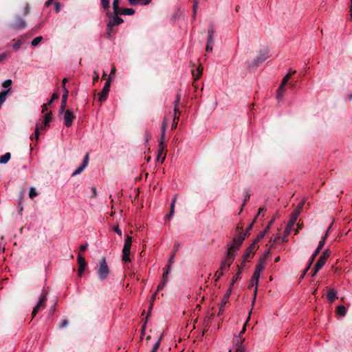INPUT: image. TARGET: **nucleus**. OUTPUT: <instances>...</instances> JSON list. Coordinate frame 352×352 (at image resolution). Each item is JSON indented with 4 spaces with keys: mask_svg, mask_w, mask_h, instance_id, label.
<instances>
[{
    "mask_svg": "<svg viewBox=\"0 0 352 352\" xmlns=\"http://www.w3.org/2000/svg\"><path fill=\"white\" fill-rule=\"evenodd\" d=\"M255 243L256 241L252 243L245 251L244 254H243V259H242V265H245L246 262L248 261L249 257L250 254L252 253L253 250L255 248Z\"/></svg>",
    "mask_w": 352,
    "mask_h": 352,
    "instance_id": "15",
    "label": "nucleus"
},
{
    "mask_svg": "<svg viewBox=\"0 0 352 352\" xmlns=\"http://www.w3.org/2000/svg\"><path fill=\"white\" fill-rule=\"evenodd\" d=\"M336 312L338 315L344 316L346 315V309L344 305H339L337 307Z\"/></svg>",
    "mask_w": 352,
    "mask_h": 352,
    "instance_id": "32",
    "label": "nucleus"
},
{
    "mask_svg": "<svg viewBox=\"0 0 352 352\" xmlns=\"http://www.w3.org/2000/svg\"><path fill=\"white\" fill-rule=\"evenodd\" d=\"M304 204H305L304 201H300L298 204L296 210L292 213L289 221L286 226V233L287 234H290L291 232L292 231L293 227L294 226V225L298 219V217L301 212V210L302 209Z\"/></svg>",
    "mask_w": 352,
    "mask_h": 352,
    "instance_id": "3",
    "label": "nucleus"
},
{
    "mask_svg": "<svg viewBox=\"0 0 352 352\" xmlns=\"http://www.w3.org/2000/svg\"><path fill=\"white\" fill-rule=\"evenodd\" d=\"M330 250L329 249H326L322 254V255L320 256L319 259L318 260L316 265V271H319L325 264L327 258L330 256Z\"/></svg>",
    "mask_w": 352,
    "mask_h": 352,
    "instance_id": "13",
    "label": "nucleus"
},
{
    "mask_svg": "<svg viewBox=\"0 0 352 352\" xmlns=\"http://www.w3.org/2000/svg\"><path fill=\"white\" fill-rule=\"evenodd\" d=\"M95 270L100 280L107 278L110 274V270L104 257H102L96 264Z\"/></svg>",
    "mask_w": 352,
    "mask_h": 352,
    "instance_id": "2",
    "label": "nucleus"
},
{
    "mask_svg": "<svg viewBox=\"0 0 352 352\" xmlns=\"http://www.w3.org/2000/svg\"><path fill=\"white\" fill-rule=\"evenodd\" d=\"M212 44L207 43L206 51L208 52H211L212 51Z\"/></svg>",
    "mask_w": 352,
    "mask_h": 352,
    "instance_id": "52",
    "label": "nucleus"
},
{
    "mask_svg": "<svg viewBox=\"0 0 352 352\" xmlns=\"http://www.w3.org/2000/svg\"><path fill=\"white\" fill-rule=\"evenodd\" d=\"M68 324V321L67 320H63L61 321V322L59 324L60 328H64Z\"/></svg>",
    "mask_w": 352,
    "mask_h": 352,
    "instance_id": "49",
    "label": "nucleus"
},
{
    "mask_svg": "<svg viewBox=\"0 0 352 352\" xmlns=\"http://www.w3.org/2000/svg\"><path fill=\"white\" fill-rule=\"evenodd\" d=\"M67 97H68V96H65V94H63V96H62V101H61V105L60 107V113H63V111L65 109Z\"/></svg>",
    "mask_w": 352,
    "mask_h": 352,
    "instance_id": "31",
    "label": "nucleus"
},
{
    "mask_svg": "<svg viewBox=\"0 0 352 352\" xmlns=\"http://www.w3.org/2000/svg\"><path fill=\"white\" fill-rule=\"evenodd\" d=\"M320 252V250H318V249H316V250L314 251V252L313 253V254L311 255V258H310V265H312L316 256L319 254Z\"/></svg>",
    "mask_w": 352,
    "mask_h": 352,
    "instance_id": "44",
    "label": "nucleus"
},
{
    "mask_svg": "<svg viewBox=\"0 0 352 352\" xmlns=\"http://www.w3.org/2000/svg\"><path fill=\"white\" fill-rule=\"evenodd\" d=\"M42 40L43 37L41 36H36L32 41L31 44L32 46H37Z\"/></svg>",
    "mask_w": 352,
    "mask_h": 352,
    "instance_id": "34",
    "label": "nucleus"
},
{
    "mask_svg": "<svg viewBox=\"0 0 352 352\" xmlns=\"http://www.w3.org/2000/svg\"><path fill=\"white\" fill-rule=\"evenodd\" d=\"M37 195L36 189L34 187H31L29 191V196L31 199L34 198Z\"/></svg>",
    "mask_w": 352,
    "mask_h": 352,
    "instance_id": "39",
    "label": "nucleus"
},
{
    "mask_svg": "<svg viewBox=\"0 0 352 352\" xmlns=\"http://www.w3.org/2000/svg\"><path fill=\"white\" fill-rule=\"evenodd\" d=\"M64 112V124L67 127H69L72 125L74 120L76 119V116L74 113L73 111H72L70 109H67L63 111Z\"/></svg>",
    "mask_w": 352,
    "mask_h": 352,
    "instance_id": "10",
    "label": "nucleus"
},
{
    "mask_svg": "<svg viewBox=\"0 0 352 352\" xmlns=\"http://www.w3.org/2000/svg\"><path fill=\"white\" fill-rule=\"evenodd\" d=\"M202 71H203V69L202 67H199L196 69V73H195V70H192V76L194 77V79L195 80H198L200 77V76L202 74Z\"/></svg>",
    "mask_w": 352,
    "mask_h": 352,
    "instance_id": "30",
    "label": "nucleus"
},
{
    "mask_svg": "<svg viewBox=\"0 0 352 352\" xmlns=\"http://www.w3.org/2000/svg\"><path fill=\"white\" fill-rule=\"evenodd\" d=\"M175 252H173L172 255L170 256L169 260H168V264H171V263H173V259L175 258Z\"/></svg>",
    "mask_w": 352,
    "mask_h": 352,
    "instance_id": "62",
    "label": "nucleus"
},
{
    "mask_svg": "<svg viewBox=\"0 0 352 352\" xmlns=\"http://www.w3.org/2000/svg\"><path fill=\"white\" fill-rule=\"evenodd\" d=\"M247 236L246 232H240L237 237L234 238L232 243L229 245L230 247H234V250H236V252L239 250V247L243 243L244 239Z\"/></svg>",
    "mask_w": 352,
    "mask_h": 352,
    "instance_id": "11",
    "label": "nucleus"
},
{
    "mask_svg": "<svg viewBox=\"0 0 352 352\" xmlns=\"http://www.w3.org/2000/svg\"><path fill=\"white\" fill-rule=\"evenodd\" d=\"M228 298L223 297V298L222 299L221 302V305H220V307H224L225 305L228 302Z\"/></svg>",
    "mask_w": 352,
    "mask_h": 352,
    "instance_id": "58",
    "label": "nucleus"
},
{
    "mask_svg": "<svg viewBox=\"0 0 352 352\" xmlns=\"http://www.w3.org/2000/svg\"><path fill=\"white\" fill-rule=\"evenodd\" d=\"M179 100H180V96L177 94V98L175 100V108H174V113H175V117H174V119H173V125H172V127L173 128H175L177 126V122L176 121V120H178V118H176V114L177 113H179V109L177 108V106H178V104L179 102Z\"/></svg>",
    "mask_w": 352,
    "mask_h": 352,
    "instance_id": "20",
    "label": "nucleus"
},
{
    "mask_svg": "<svg viewBox=\"0 0 352 352\" xmlns=\"http://www.w3.org/2000/svg\"><path fill=\"white\" fill-rule=\"evenodd\" d=\"M232 286H230V287L228 288V289L226 291L225 295H224V297L226 298H229L231 293H232Z\"/></svg>",
    "mask_w": 352,
    "mask_h": 352,
    "instance_id": "48",
    "label": "nucleus"
},
{
    "mask_svg": "<svg viewBox=\"0 0 352 352\" xmlns=\"http://www.w3.org/2000/svg\"><path fill=\"white\" fill-rule=\"evenodd\" d=\"M11 84H12V80L7 79V80L3 81V82L2 84V86L4 88H8V87H10L11 86Z\"/></svg>",
    "mask_w": 352,
    "mask_h": 352,
    "instance_id": "45",
    "label": "nucleus"
},
{
    "mask_svg": "<svg viewBox=\"0 0 352 352\" xmlns=\"http://www.w3.org/2000/svg\"><path fill=\"white\" fill-rule=\"evenodd\" d=\"M327 296L329 302L332 303L337 298V292L334 289H329Z\"/></svg>",
    "mask_w": 352,
    "mask_h": 352,
    "instance_id": "22",
    "label": "nucleus"
},
{
    "mask_svg": "<svg viewBox=\"0 0 352 352\" xmlns=\"http://www.w3.org/2000/svg\"><path fill=\"white\" fill-rule=\"evenodd\" d=\"M22 45V41L21 40H18L16 43H14L12 45L13 49L14 50H19Z\"/></svg>",
    "mask_w": 352,
    "mask_h": 352,
    "instance_id": "42",
    "label": "nucleus"
},
{
    "mask_svg": "<svg viewBox=\"0 0 352 352\" xmlns=\"http://www.w3.org/2000/svg\"><path fill=\"white\" fill-rule=\"evenodd\" d=\"M167 128V120L166 118H164L162 124V130H161V139L159 144V149H158V155L157 160L159 161L160 157L164 154V140H165V135H166V131Z\"/></svg>",
    "mask_w": 352,
    "mask_h": 352,
    "instance_id": "6",
    "label": "nucleus"
},
{
    "mask_svg": "<svg viewBox=\"0 0 352 352\" xmlns=\"http://www.w3.org/2000/svg\"><path fill=\"white\" fill-rule=\"evenodd\" d=\"M197 6H198V2L197 1H194V3H193V12H194V14H195V13H196V10H197Z\"/></svg>",
    "mask_w": 352,
    "mask_h": 352,
    "instance_id": "60",
    "label": "nucleus"
},
{
    "mask_svg": "<svg viewBox=\"0 0 352 352\" xmlns=\"http://www.w3.org/2000/svg\"><path fill=\"white\" fill-rule=\"evenodd\" d=\"M11 155L10 153H6L0 156V164H6L10 159Z\"/></svg>",
    "mask_w": 352,
    "mask_h": 352,
    "instance_id": "29",
    "label": "nucleus"
},
{
    "mask_svg": "<svg viewBox=\"0 0 352 352\" xmlns=\"http://www.w3.org/2000/svg\"><path fill=\"white\" fill-rule=\"evenodd\" d=\"M46 299H47V294L43 293L39 298L38 302H37V304L33 309V311L32 313V317H34L37 314L38 311L40 309H43L45 307Z\"/></svg>",
    "mask_w": 352,
    "mask_h": 352,
    "instance_id": "9",
    "label": "nucleus"
},
{
    "mask_svg": "<svg viewBox=\"0 0 352 352\" xmlns=\"http://www.w3.org/2000/svg\"><path fill=\"white\" fill-rule=\"evenodd\" d=\"M265 262H266L265 256H263L259 259V261H258V263H256V265L255 266V270H254V272L253 273V275H252L251 280H250V285L252 286H254V298H253L252 303V306L254 305L255 300H256L260 275H261V273L262 272V271L265 268Z\"/></svg>",
    "mask_w": 352,
    "mask_h": 352,
    "instance_id": "1",
    "label": "nucleus"
},
{
    "mask_svg": "<svg viewBox=\"0 0 352 352\" xmlns=\"http://www.w3.org/2000/svg\"><path fill=\"white\" fill-rule=\"evenodd\" d=\"M248 322V320L246 321L245 324L243 325L242 330L240 331L239 335L236 336L234 339V344L236 346L234 352H247L245 346L243 344V342L244 339H241V336L245 332V328L247 323Z\"/></svg>",
    "mask_w": 352,
    "mask_h": 352,
    "instance_id": "5",
    "label": "nucleus"
},
{
    "mask_svg": "<svg viewBox=\"0 0 352 352\" xmlns=\"http://www.w3.org/2000/svg\"><path fill=\"white\" fill-rule=\"evenodd\" d=\"M55 10L56 12H59L60 10V4L59 2L55 3Z\"/></svg>",
    "mask_w": 352,
    "mask_h": 352,
    "instance_id": "54",
    "label": "nucleus"
},
{
    "mask_svg": "<svg viewBox=\"0 0 352 352\" xmlns=\"http://www.w3.org/2000/svg\"><path fill=\"white\" fill-rule=\"evenodd\" d=\"M54 0H47L46 2H45V7H49L50 6L52 3H53Z\"/></svg>",
    "mask_w": 352,
    "mask_h": 352,
    "instance_id": "63",
    "label": "nucleus"
},
{
    "mask_svg": "<svg viewBox=\"0 0 352 352\" xmlns=\"http://www.w3.org/2000/svg\"><path fill=\"white\" fill-rule=\"evenodd\" d=\"M102 6L104 10L109 8L110 1L109 0H101Z\"/></svg>",
    "mask_w": 352,
    "mask_h": 352,
    "instance_id": "40",
    "label": "nucleus"
},
{
    "mask_svg": "<svg viewBox=\"0 0 352 352\" xmlns=\"http://www.w3.org/2000/svg\"><path fill=\"white\" fill-rule=\"evenodd\" d=\"M114 231L120 236L122 235V231L118 226L115 227Z\"/></svg>",
    "mask_w": 352,
    "mask_h": 352,
    "instance_id": "59",
    "label": "nucleus"
},
{
    "mask_svg": "<svg viewBox=\"0 0 352 352\" xmlns=\"http://www.w3.org/2000/svg\"><path fill=\"white\" fill-rule=\"evenodd\" d=\"M289 234H287L286 233V229L285 230V232H284V234L283 236L281 237V241L282 242H286L287 241V236Z\"/></svg>",
    "mask_w": 352,
    "mask_h": 352,
    "instance_id": "50",
    "label": "nucleus"
},
{
    "mask_svg": "<svg viewBox=\"0 0 352 352\" xmlns=\"http://www.w3.org/2000/svg\"><path fill=\"white\" fill-rule=\"evenodd\" d=\"M131 244H132V236L127 235L125 239L124 245L131 247Z\"/></svg>",
    "mask_w": 352,
    "mask_h": 352,
    "instance_id": "38",
    "label": "nucleus"
},
{
    "mask_svg": "<svg viewBox=\"0 0 352 352\" xmlns=\"http://www.w3.org/2000/svg\"><path fill=\"white\" fill-rule=\"evenodd\" d=\"M87 247H88V245H87V244H83V245H81L80 246V251H85V250H87Z\"/></svg>",
    "mask_w": 352,
    "mask_h": 352,
    "instance_id": "61",
    "label": "nucleus"
},
{
    "mask_svg": "<svg viewBox=\"0 0 352 352\" xmlns=\"http://www.w3.org/2000/svg\"><path fill=\"white\" fill-rule=\"evenodd\" d=\"M51 120H52V113H48L44 117V122H43L44 125L47 126L49 124V123L51 122Z\"/></svg>",
    "mask_w": 352,
    "mask_h": 352,
    "instance_id": "35",
    "label": "nucleus"
},
{
    "mask_svg": "<svg viewBox=\"0 0 352 352\" xmlns=\"http://www.w3.org/2000/svg\"><path fill=\"white\" fill-rule=\"evenodd\" d=\"M89 162V155L86 154L84 157L82 164L78 167L76 170L72 173V177H74L80 173H81L83 170L87 166Z\"/></svg>",
    "mask_w": 352,
    "mask_h": 352,
    "instance_id": "16",
    "label": "nucleus"
},
{
    "mask_svg": "<svg viewBox=\"0 0 352 352\" xmlns=\"http://www.w3.org/2000/svg\"><path fill=\"white\" fill-rule=\"evenodd\" d=\"M77 261H78V266H79L78 270V276L79 278H81L82 276V274H83L85 267L87 266V263H86L85 258L80 254H78V256L77 257Z\"/></svg>",
    "mask_w": 352,
    "mask_h": 352,
    "instance_id": "14",
    "label": "nucleus"
},
{
    "mask_svg": "<svg viewBox=\"0 0 352 352\" xmlns=\"http://www.w3.org/2000/svg\"><path fill=\"white\" fill-rule=\"evenodd\" d=\"M168 279L162 278L161 283L158 285L157 292L162 290L164 287L166 285Z\"/></svg>",
    "mask_w": 352,
    "mask_h": 352,
    "instance_id": "36",
    "label": "nucleus"
},
{
    "mask_svg": "<svg viewBox=\"0 0 352 352\" xmlns=\"http://www.w3.org/2000/svg\"><path fill=\"white\" fill-rule=\"evenodd\" d=\"M245 265H242L241 264L240 265H238V272L234 276L233 278H232V280L231 282V286H233L234 285V283L240 278V275L242 272V270L244 267Z\"/></svg>",
    "mask_w": 352,
    "mask_h": 352,
    "instance_id": "24",
    "label": "nucleus"
},
{
    "mask_svg": "<svg viewBox=\"0 0 352 352\" xmlns=\"http://www.w3.org/2000/svg\"><path fill=\"white\" fill-rule=\"evenodd\" d=\"M269 58L268 56V51L267 50H263L259 53V54L256 57V58L254 59L252 65H250V67H256L263 63H264L267 58Z\"/></svg>",
    "mask_w": 352,
    "mask_h": 352,
    "instance_id": "7",
    "label": "nucleus"
},
{
    "mask_svg": "<svg viewBox=\"0 0 352 352\" xmlns=\"http://www.w3.org/2000/svg\"><path fill=\"white\" fill-rule=\"evenodd\" d=\"M39 133H40V122H37L36 124V126H35L34 133L30 137V139L32 140H33L34 139L37 140L38 139V137H39Z\"/></svg>",
    "mask_w": 352,
    "mask_h": 352,
    "instance_id": "26",
    "label": "nucleus"
},
{
    "mask_svg": "<svg viewBox=\"0 0 352 352\" xmlns=\"http://www.w3.org/2000/svg\"><path fill=\"white\" fill-rule=\"evenodd\" d=\"M170 271V265L168 264L164 268V272L163 274V278L168 279V275Z\"/></svg>",
    "mask_w": 352,
    "mask_h": 352,
    "instance_id": "37",
    "label": "nucleus"
},
{
    "mask_svg": "<svg viewBox=\"0 0 352 352\" xmlns=\"http://www.w3.org/2000/svg\"><path fill=\"white\" fill-rule=\"evenodd\" d=\"M8 56V54L4 52L0 54V62L6 59Z\"/></svg>",
    "mask_w": 352,
    "mask_h": 352,
    "instance_id": "57",
    "label": "nucleus"
},
{
    "mask_svg": "<svg viewBox=\"0 0 352 352\" xmlns=\"http://www.w3.org/2000/svg\"><path fill=\"white\" fill-rule=\"evenodd\" d=\"M63 94H65V96H68L69 91L65 85L63 86Z\"/></svg>",
    "mask_w": 352,
    "mask_h": 352,
    "instance_id": "64",
    "label": "nucleus"
},
{
    "mask_svg": "<svg viewBox=\"0 0 352 352\" xmlns=\"http://www.w3.org/2000/svg\"><path fill=\"white\" fill-rule=\"evenodd\" d=\"M58 98V95L56 93H54L51 99L48 101L47 104H51L56 99Z\"/></svg>",
    "mask_w": 352,
    "mask_h": 352,
    "instance_id": "46",
    "label": "nucleus"
},
{
    "mask_svg": "<svg viewBox=\"0 0 352 352\" xmlns=\"http://www.w3.org/2000/svg\"><path fill=\"white\" fill-rule=\"evenodd\" d=\"M113 14H119L121 8L119 7V0H113L112 4Z\"/></svg>",
    "mask_w": 352,
    "mask_h": 352,
    "instance_id": "28",
    "label": "nucleus"
},
{
    "mask_svg": "<svg viewBox=\"0 0 352 352\" xmlns=\"http://www.w3.org/2000/svg\"><path fill=\"white\" fill-rule=\"evenodd\" d=\"M176 199H177V195H175L172 200V202L170 204V212L168 214H166L165 216V220L168 219L171 217L173 216L174 212H175V203H176Z\"/></svg>",
    "mask_w": 352,
    "mask_h": 352,
    "instance_id": "21",
    "label": "nucleus"
},
{
    "mask_svg": "<svg viewBox=\"0 0 352 352\" xmlns=\"http://www.w3.org/2000/svg\"><path fill=\"white\" fill-rule=\"evenodd\" d=\"M182 244L179 241H175V243H174V246H173V252H175L176 253L179 249L180 248Z\"/></svg>",
    "mask_w": 352,
    "mask_h": 352,
    "instance_id": "43",
    "label": "nucleus"
},
{
    "mask_svg": "<svg viewBox=\"0 0 352 352\" xmlns=\"http://www.w3.org/2000/svg\"><path fill=\"white\" fill-rule=\"evenodd\" d=\"M266 209L265 207H261L258 210V214H257V217L260 216V215H263V213L264 211H265Z\"/></svg>",
    "mask_w": 352,
    "mask_h": 352,
    "instance_id": "55",
    "label": "nucleus"
},
{
    "mask_svg": "<svg viewBox=\"0 0 352 352\" xmlns=\"http://www.w3.org/2000/svg\"><path fill=\"white\" fill-rule=\"evenodd\" d=\"M111 82V76H109L107 78L106 82L104 83V87L99 95L98 100L100 102H104L107 100V96L110 90Z\"/></svg>",
    "mask_w": 352,
    "mask_h": 352,
    "instance_id": "12",
    "label": "nucleus"
},
{
    "mask_svg": "<svg viewBox=\"0 0 352 352\" xmlns=\"http://www.w3.org/2000/svg\"><path fill=\"white\" fill-rule=\"evenodd\" d=\"M107 16L111 17L110 21H109V26H115L121 24L123 23V19L118 16V14H114L112 16L111 14L107 13Z\"/></svg>",
    "mask_w": 352,
    "mask_h": 352,
    "instance_id": "17",
    "label": "nucleus"
},
{
    "mask_svg": "<svg viewBox=\"0 0 352 352\" xmlns=\"http://www.w3.org/2000/svg\"><path fill=\"white\" fill-rule=\"evenodd\" d=\"M130 251H131L130 246L124 245L123 249H122V259L124 263H129L131 261Z\"/></svg>",
    "mask_w": 352,
    "mask_h": 352,
    "instance_id": "18",
    "label": "nucleus"
},
{
    "mask_svg": "<svg viewBox=\"0 0 352 352\" xmlns=\"http://www.w3.org/2000/svg\"><path fill=\"white\" fill-rule=\"evenodd\" d=\"M160 338L155 343L151 352H157L160 345Z\"/></svg>",
    "mask_w": 352,
    "mask_h": 352,
    "instance_id": "41",
    "label": "nucleus"
},
{
    "mask_svg": "<svg viewBox=\"0 0 352 352\" xmlns=\"http://www.w3.org/2000/svg\"><path fill=\"white\" fill-rule=\"evenodd\" d=\"M265 235V232H260V233L257 236V239L255 241L256 242L261 239H263Z\"/></svg>",
    "mask_w": 352,
    "mask_h": 352,
    "instance_id": "51",
    "label": "nucleus"
},
{
    "mask_svg": "<svg viewBox=\"0 0 352 352\" xmlns=\"http://www.w3.org/2000/svg\"><path fill=\"white\" fill-rule=\"evenodd\" d=\"M128 1H129V4L131 6H135L138 3H140L142 6H146V5L149 4L152 0H128Z\"/></svg>",
    "mask_w": 352,
    "mask_h": 352,
    "instance_id": "25",
    "label": "nucleus"
},
{
    "mask_svg": "<svg viewBox=\"0 0 352 352\" xmlns=\"http://www.w3.org/2000/svg\"><path fill=\"white\" fill-rule=\"evenodd\" d=\"M255 219L253 221V222L252 223H250L248 227L246 228L245 231L244 232H246L247 235L249 233V231L252 229V226H253V224H254V222Z\"/></svg>",
    "mask_w": 352,
    "mask_h": 352,
    "instance_id": "56",
    "label": "nucleus"
},
{
    "mask_svg": "<svg viewBox=\"0 0 352 352\" xmlns=\"http://www.w3.org/2000/svg\"><path fill=\"white\" fill-rule=\"evenodd\" d=\"M296 72V71H293V72H290L289 73H288L282 80V82L278 89V91H277V95H276V98L278 100H280L283 98V93L285 91V85L287 84V82H288L289 78H290V75L291 74H294Z\"/></svg>",
    "mask_w": 352,
    "mask_h": 352,
    "instance_id": "8",
    "label": "nucleus"
},
{
    "mask_svg": "<svg viewBox=\"0 0 352 352\" xmlns=\"http://www.w3.org/2000/svg\"><path fill=\"white\" fill-rule=\"evenodd\" d=\"M208 37L207 43L213 45L214 44V28H213L212 25H210L208 30Z\"/></svg>",
    "mask_w": 352,
    "mask_h": 352,
    "instance_id": "23",
    "label": "nucleus"
},
{
    "mask_svg": "<svg viewBox=\"0 0 352 352\" xmlns=\"http://www.w3.org/2000/svg\"><path fill=\"white\" fill-rule=\"evenodd\" d=\"M236 255V250H234V247L228 248L227 255L226 258L222 261L220 270L224 271H228L230 268V266L233 263Z\"/></svg>",
    "mask_w": 352,
    "mask_h": 352,
    "instance_id": "4",
    "label": "nucleus"
},
{
    "mask_svg": "<svg viewBox=\"0 0 352 352\" xmlns=\"http://www.w3.org/2000/svg\"><path fill=\"white\" fill-rule=\"evenodd\" d=\"M135 13V10L133 8H121L119 12V14L123 15H133Z\"/></svg>",
    "mask_w": 352,
    "mask_h": 352,
    "instance_id": "27",
    "label": "nucleus"
},
{
    "mask_svg": "<svg viewBox=\"0 0 352 352\" xmlns=\"http://www.w3.org/2000/svg\"><path fill=\"white\" fill-rule=\"evenodd\" d=\"M330 229H331V226H329V228H328V230H327V232H326L325 235L324 236V237H323L322 240H321V241L319 242V244H318V247H317V248H316V249H318V250H320H320H321V249L322 248V247L324 246V242H325V239H326V238L327 237V235H328V233H329V232Z\"/></svg>",
    "mask_w": 352,
    "mask_h": 352,
    "instance_id": "33",
    "label": "nucleus"
},
{
    "mask_svg": "<svg viewBox=\"0 0 352 352\" xmlns=\"http://www.w3.org/2000/svg\"><path fill=\"white\" fill-rule=\"evenodd\" d=\"M26 26L24 19L18 17L15 22L12 25V28L14 30L23 29Z\"/></svg>",
    "mask_w": 352,
    "mask_h": 352,
    "instance_id": "19",
    "label": "nucleus"
},
{
    "mask_svg": "<svg viewBox=\"0 0 352 352\" xmlns=\"http://www.w3.org/2000/svg\"><path fill=\"white\" fill-rule=\"evenodd\" d=\"M223 271L221 270H218L216 273H215V276L217 277V280H218L219 278H220L223 274Z\"/></svg>",
    "mask_w": 352,
    "mask_h": 352,
    "instance_id": "47",
    "label": "nucleus"
},
{
    "mask_svg": "<svg viewBox=\"0 0 352 352\" xmlns=\"http://www.w3.org/2000/svg\"><path fill=\"white\" fill-rule=\"evenodd\" d=\"M113 26H109V23H107V33L109 36H111V32L113 30Z\"/></svg>",
    "mask_w": 352,
    "mask_h": 352,
    "instance_id": "53",
    "label": "nucleus"
}]
</instances>
